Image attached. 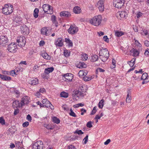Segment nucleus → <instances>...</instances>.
Masks as SVG:
<instances>
[{"instance_id": "f257e3e1", "label": "nucleus", "mask_w": 149, "mask_h": 149, "mask_svg": "<svg viewBox=\"0 0 149 149\" xmlns=\"http://www.w3.org/2000/svg\"><path fill=\"white\" fill-rule=\"evenodd\" d=\"M13 7L10 4L5 5L4 7L2 8V13L6 15H8L11 14L13 10Z\"/></svg>"}, {"instance_id": "f03ea898", "label": "nucleus", "mask_w": 149, "mask_h": 149, "mask_svg": "<svg viewBox=\"0 0 149 149\" xmlns=\"http://www.w3.org/2000/svg\"><path fill=\"white\" fill-rule=\"evenodd\" d=\"M102 17L100 15H97L93 17L89 20L91 24L95 26H98L101 23L102 21Z\"/></svg>"}, {"instance_id": "7ed1b4c3", "label": "nucleus", "mask_w": 149, "mask_h": 149, "mask_svg": "<svg viewBox=\"0 0 149 149\" xmlns=\"http://www.w3.org/2000/svg\"><path fill=\"white\" fill-rule=\"evenodd\" d=\"M17 42L19 46L24 47L26 43L25 37L23 36L18 37L17 38Z\"/></svg>"}, {"instance_id": "20e7f679", "label": "nucleus", "mask_w": 149, "mask_h": 149, "mask_svg": "<svg viewBox=\"0 0 149 149\" xmlns=\"http://www.w3.org/2000/svg\"><path fill=\"white\" fill-rule=\"evenodd\" d=\"M42 8L44 12L47 14H52L53 12L52 9L50 6L48 4H44L42 6Z\"/></svg>"}, {"instance_id": "39448f33", "label": "nucleus", "mask_w": 149, "mask_h": 149, "mask_svg": "<svg viewBox=\"0 0 149 149\" xmlns=\"http://www.w3.org/2000/svg\"><path fill=\"white\" fill-rule=\"evenodd\" d=\"M32 147L33 149H42L43 142L41 141H38L32 144Z\"/></svg>"}, {"instance_id": "423d86ee", "label": "nucleus", "mask_w": 149, "mask_h": 149, "mask_svg": "<svg viewBox=\"0 0 149 149\" xmlns=\"http://www.w3.org/2000/svg\"><path fill=\"white\" fill-rule=\"evenodd\" d=\"M30 97L28 96H23L21 100V107L25 104H27L30 102Z\"/></svg>"}, {"instance_id": "0eeeda50", "label": "nucleus", "mask_w": 149, "mask_h": 149, "mask_svg": "<svg viewBox=\"0 0 149 149\" xmlns=\"http://www.w3.org/2000/svg\"><path fill=\"white\" fill-rule=\"evenodd\" d=\"M17 48L15 43H11L8 46L7 49L10 52L15 53L16 51Z\"/></svg>"}, {"instance_id": "6e6552de", "label": "nucleus", "mask_w": 149, "mask_h": 149, "mask_svg": "<svg viewBox=\"0 0 149 149\" xmlns=\"http://www.w3.org/2000/svg\"><path fill=\"white\" fill-rule=\"evenodd\" d=\"M78 30V29L75 26L71 25L68 29V32L71 34H74L77 33Z\"/></svg>"}, {"instance_id": "1a4fd4ad", "label": "nucleus", "mask_w": 149, "mask_h": 149, "mask_svg": "<svg viewBox=\"0 0 149 149\" xmlns=\"http://www.w3.org/2000/svg\"><path fill=\"white\" fill-rule=\"evenodd\" d=\"M20 29L22 34L25 35L28 34L29 33V28L26 25H24L21 27Z\"/></svg>"}, {"instance_id": "9d476101", "label": "nucleus", "mask_w": 149, "mask_h": 149, "mask_svg": "<svg viewBox=\"0 0 149 149\" xmlns=\"http://www.w3.org/2000/svg\"><path fill=\"white\" fill-rule=\"evenodd\" d=\"M63 79L66 81H71L73 78V75L71 73H67L64 74Z\"/></svg>"}, {"instance_id": "9b49d317", "label": "nucleus", "mask_w": 149, "mask_h": 149, "mask_svg": "<svg viewBox=\"0 0 149 149\" xmlns=\"http://www.w3.org/2000/svg\"><path fill=\"white\" fill-rule=\"evenodd\" d=\"M104 0H100L99 1L97 4V6L100 11H104Z\"/></svg>"}, {"instance_id": "f8f14e48", "label": "nucleus", "mask_w": 149, "mask_h": 149, "mask_svg": "<svg viewBox=\"0 0 149 149\" xmlns=\"http://www.w3.org/2000/svg\"><path fill=\"white\" fill-rule=\"evenodd\" d=\"M8 41L7 37L4 36H0V45L3 46H4Z\"/></svg>"}, {"instance_id": "ddd939ff", "label": "nucleus", "mask_w": 149, "mask_h": 149, "mask_svg": "<svg viewBox=\"0 0 149 149\" xmlns=\"http://www.w3.org/2000/svg\"><path fill=\"white\" fill-rule=\"evenodd\" d=\"M99 54L105 55L106 56H109V52L107 49L102 48L99 52Z\"/></svg>"}, {"instance_id": "4468645a", "label": "nucleus", "mask_w": 149, "mask_h": 149, "mask_svg": "<svg viewBox=\"0 0 149 149\" xmlns=\"http://www.w3.org/2000/svg\"><path fill=\"white\" fill-rule=\"evenodd\" d=\"M55 44L57 47H62L63 45V42L62 38H58L56 40L55 42Z\"/></svg>"}, {"instance_id": "2eb2a0df", "label": "nucleus", "mask_w": 149, "mask_h": 149, "mask_svg": "<svg viewBox=\"0 0 149 149\" xmlns=\"http://www.w3.org/2000/svg\"><path fill=\"white\" fill-rule=\"evenodd\" d=\"M28 83L32 86H34L38 83V81L36 78H32L31 80H29Z\"/></svg>"}, {"instance_id": "dca6fc26", "label": "nucleus", "mask_w": 149, "mask_h": 149, "mask_svg": "<svg viewBox=\"0 0 149 149\" xmlns=\"http://www.w3.org/2000/svg\"><path fill=\"white\" fill-rule=\"evenodd\" d=\"M43 104V107L45 106L46 108H49V106L51 104V103L47 98L43 99L42 102Z\"/></svg>"}, {"instance_id": "f3484780", "label": "nucleus", "mask_w": 149, "mask_h": 149, "mask_svg": "<svg viewBox=\"0 0 149 149\" xmlns=\"http://www.w3.org/2000/svg\"><path fill=\"white\" fill-rule=\"evenodd\" d=\"M61 17H70L71 15L70 12L67 11H63L60 13Z\"/></svg>"}, {"instance_id": "a211bd4d", "label": "nucleus", "mask_w": 149, "mask_h": 149, "mask_svg": "<svg viewBox=\"0 0 149 149\" xmlns=\"http://www.w3.org/2000/svg\"><path fill=\"white\" fill-rule=\"evenodd\" d=\"M127 14L126 11H121L119 13V16H117L118 18L121 19L122 18H123L126 17Z\"/></svg>"}, {"instance_id": "6ab92c4d", "label": "nucleus", "mask_w": 149, "mask_h": 149, "mask_svg": "<svg viewBox=\"0 0 149 149\" xmlns=\"http://www.w3.org/2000/svg\"><path fill=\"white\" fill-rule=\"evenodd\" d=\"M130 52L134 56H136L139 55V51L136 49L133 48L130 50Z\"/></svg>"}, {"instance_id": "aec40b11", "label": "nucleus", "mask_w": 149, "mask_h": 149, "mask_svg": "<svg viewBox=\"0 0 149 149\" xmlns=\"http://www.w3.org/2000/svg\"><path fill=\"white\" fill-rule=\"evenodd\" d=\"M13 106L14 108H17L21 107V102L17 100H16L14 101L13 103Z\"/></svg>"}, {"instance_id": "412c9836", "label": "nucleus", "mask_w": 149, "mask_h": 149, "mask_svg": "<svg viewBox=\"0 0 149 149\" xmlns=\"http://www.w3.org/2000/svg\"><path fill=\"white\" fill-rule=\"evenodd\" d=\"M124 3L121 2H114L113 5H115L116 8H121L122 6H123Z\"/></svg>"}, {"instance_id": "4be33fe9", "label": "nucleus", "mask_w": 149, "mask_h": 149, "mask_svg": "<svg viewBox=\"0 0 149 149\" xmlns=\"http://www.w3.org/2000/svg\"><path fill=\"white\" fill-rule=\"evenodd\" d=\"M88 73V72L87 70H80L79 73L78 75L79 77H81L83 76H86Z\"/></svg>"}, {"instance_id": "5701e85b", "label": "nucleus", "mask_w": 149, "mask_h": 149, "mask_svg": "<svg viewBox=\"0 0 149 149\" xmlns=\"http://www.w3.org/2000/svg\"><path fill=\"white\" fill-rule=\"evenodd\" d=\"M56 17L53 15L51 17V20L53 24H54L55 26L57 27L58 26V22L56 20Z\"/></svg>"}, {"instance_id": "b1692460", "label": "nucleus", "mask_w": 149, "mask_h": 149, "mask_svg": "<svg viewBox=\"0 0 149 149\" xmlns=\"http://www.w3.org/2000/svg\"><path fill=\"white\" fill-rule=\"evenodd\" d=\"M65 42L68 44L69 47H72L73 46L72 41L69 38H65Z\"/></svg>"}, {"instance_id": "393cba45", "label": "nucleus", "mask_w": 149, "mask_h": 149, "mask_svg": "<svg viewBox=\"0 0 149 149\" xmlns=\"http://www.w3.org/2000/svg\"><path fill=\"white\" fill-rule=\"evenodd\" d=\"M54 70V68L53 67H51L50 68H45L44 71V72L45 73H46V74H48L49 73L53 72Z\"/></svg>"}, {"instance_id": "a878e982", "label": "nucleus", "mask_w": 149, "mask_h": 149, "mask_svg": "<svg viewBox=\"0 0 149 149\" xmlns=\"http://www.w3.org/2000/svg\"><path fill=\"white\" fill-rule=\"evenodd\" d=\"M81 9L78 6H77L74 7L73 9V11L76 14L79 13L81 12Z\"/></svg>"}, {"instance_id": "bb28decb", "label": "nucleus", "mask_w": 149, "mask_h": 149, "mask_svg": "<svg viewBox=\"0 0 149 149\" xmlns=\"http://www.w3.org/2000/svg\"><path fill=\"white\" fill-rule=\"evenodd\" d=\"M99 56L100 58L104 62L106 61L109 57V56H106L105 55H103L101 54H99Z\"/></svg>"}, {"instance_id": "cd10ccee", "label": "nucleus", "mask_w": 149, "mask_h": 149, "mask_svg": "<svg viewBox=\"0 0 149 149\" xmlns=\"http://www.w3.org/2000/svg\"><path fill=\"white\" fill-rule=\"evenodd\" d=\"M48 29L45 27L42 28L41 30V33L44 35H45L46 36L49 35L48 33H47Z\"/></svg>"}, {"instance_id": "c85d7f7f", "label": "nucleus", "mask_w": 149, "mask_h": 149, "mask_svg": "<svg viewBox=\"0 0 149 149\" xmlns=\"http://www.w3.org/2000/svg\"><path fill=\"white\" fill-rule=\"evenodd\" d=\"M124 34V32L122 31H117L115 32V35L118 37L121 36Z\"/></svg>"}, {"instance_id": "c756f323", "label": "nucleus", "mask_w": 149, "mask_h": 149, "mask_svg": "<svg viewBox=\"0 0 149 149\" xmlns=\"http://www.w3.org/2000/svg\"><path fill=\"white\" fill-rule=\"evenodd\" d=\"M41 56L47 60H49L50 58L49 56L46 53H42Z\"/></svg>"}, {"instance_id": "7c9ffc66", "label": "nucleus", "mask_w": 149, "mask_h": 149, "mask_svg": "<svg viewBox=\"0 0 149 149\" xmlns=\"http://www.w3.org/2000/svg\"><path fill=\"white\" fill-rule=\"evenodd\" d=\"M60 96L65 98H67L68 96V93L64 91L62 92L60 94Z\"/></svg>"}, {"instance_id": "2f4dec72", "label": "nucleus", "mask_w": 149, "mask_h": 149, "mask_svg": "<svg viewBox=\"0 0 149 149\" xmlns=\"http://www.w3.org/2000/svg\"><path fill=\"white\" fill-rule=\"evenodd\" d=\"M98 59V57L97 55L94 54L92 56L91 60L93 62H95L97 61Z\"/></svg>"}, {"instance_id": "473e14b6", "label": "nucleus", "mask_w": 149, "mask_h": 149, "mask_svg": "<svg viewBox=\"0 0 149 149\" xmlns=\"http://www.w3.org/2000/svg\"><path fill=\"white\" fill-rule=\"evenodd\" d=\"M78 67L80 68H85L86 67V65L84 62H80L78 65Z\"/></svg>"}, {"instance_id": "72a5a7b5", "label": "nucleus", "mask_w": 149, "mask_h": 149, "mask_svg": "<svg viewBox=\"0 0 149 149\" xmlns=\"http://www.w3.org/2000/svg\"><path fill=\"white\" fill-rule=\"evenodd\" d=\"M39 12V10L38 8H35L33 12V16L35 18H37L38 15V13Z\"/></svg>"}, {"instance_id": "f704fd0d", "label": "nucleus", "mask_w": 149, "mask_h": 149, "mask_svg": "<svg viewBox=\"0 0 149 149\" xmlns=\"http://www.w3.org/2000/svg\"><path fill=\"white\" fill-rule=\"evenodd\" d=\"M104 100L103 99H101L98 104V107L102 109L104 105Z\"/></svg>"}, {"instance_id": "c9c22d12", "label": "nucleus", "mask_w": 149, "mask_h": 149, "mask_svg": "<svg viewBox=\"0 0 149 149\" xmlns=\"http://www.w3.org/2000/svg\"><path fill=\"white\" fill-rule=\"evenodd\" d=\"M83 79L84 81H90L92 79V77L85 76L83 77Z\"/></svg>"}, {"instance_id": "e433bc0d", "label": "nucleus", "mask_w": 149, "mask_h": 149, "mask_svg": "<svg viewBox=\"0 0 149 149\" xmlns=\"http://www.w3.org/2000/svg\"><path fill=\"white\" fill-rule=\"evenodd\" d=\"M52 120L53 122L56 123V124H58L60 123V120L58 118L56 117H54L52 118Z\"/></svg>"}, {"instance_id": "4c0bfd02", "label": "nucleus", "mask_w": 149, "mask_h": 149, "mask_svg": "<svg viewBox=\"0 0 149 149\" xmlns=\"http://www.w3.org/2000/svg\"><path fill=\"white\" fill-rule=\"evenodd\" d=\"M64 54L65 57H68L70 55V52L68 50H64Z\"/></svg>"}, {"instance_id": "58836bf2", "label": "nucleus", "mask_w": 149, "mask_h": 149, "mask_svg": "<svg viewBox=\"0 0 149 149\" xmlns=\"http://www.w3.org/2000/svg\"><path fill=\"white\" fill-rule=\"evenodd\" d=\"M79 90L80 92L83 93L86 92V89L85 86H81L80 87V88L79 89Z\"/></svg>"}, {"instance_id": "ea45409f", "label": "nucleus", "mask_w": 149, "mask_h": 149, "mask_svg": "<svg viewBox=\"0 0 149 149\" xmlns=\"http://www.w3.org/2000/svg\"><path fill=\"white\" fill-rule=\"evenodd\" d=\"M135 59L134 60L132 59L129 62V64L130 67H132L135 64Z\"/></svg>"}, {"instance_id": "a19ab883", "label": "nucleus", "mask_w": 149, "mask_h": 149, "mask_svg": "<svg viewBox=\"0 0 149 149\" xmlns=\"http://www.w3.org/2000/svg\"><path fill=\"white\" fill-rule=\"evenodd\" d=\"M70 112L69 113L70 115V116L74 117H77V115H76L75 113L73 111L72 109H70Z\"/></svg>"}, {"instance_id": "79ce46f5", "label": "nucleus", "mask_w": 149, "mask_h": 149, "mask_svg": "<svg viewBox=\"0 0 149 149\" xmlns=\"http://www.w3.org/2000/svg\"><path fill=\"white\" fill-rule=\"evenodd\" d=\"M148 77V74L146 73H144L141 76V79L144 80L146 79Z\"/></svg>"}, {"instance_id": "37998d69", "label": "nucleus", "mask_w": 149, "mask_h": 149, "mask_svg": "<svg viewBox=\"0 0 149 149\" xmlns=\"http://www.w3.org/2000/svg\"><path fill=\"white\" fill-rule=\"evenodd\" d=\"M74 133L78 134L79 135H81L84 134V132L81 130H76L74 132Z\"/></svg>"}, {"instance_id": "c03bdc74", "label": "nucleus", "mask_w": 149, "mask_h": 149, "mask_svg": "<svg viewBox=\"0 0 149 149\" xmlns=\"http://www.w3.org/2000/svg\"><path fill=\"white\" fill-rule=\"evenodd\" d=\"M88 135H87L83 139L82 141V143L83 144H85L87 143L88 141Z\"/></svg>"}, {"instance_id": "a18cd8bd", "label": "nucleus", "mask_w": 149, "mask_h": 149, "mask_svg": "<svg viewBox=\"0 0 149 149\" xmlns=\"http://www.w3.org/2000/svg\"><path fill=\"white\" fill-rule=\"evenodd\" d=\"M5 77H4V78L3 80V81H10L11 79V77H10L6 75H5Z\"/></svg>"}, {"instance_id": "49530a36", "label": "nucleus", "mask_w": 149, "mask_h": 149, "mask_svg": "<svg viewBox=\"0 0 149 149\" xmlns=\"http://www.w3.org/2000/svg\"><path fill=\"white\" fill-rule=\"evenodd\" d=\"M141 34L143 35H145L146 36L148 34V32L147 30L145 29L142 30L141 31Z\"/></svg>"}, {"instance_id": "de8ad7c7", "label": "nucleus", "mask_w": 149, "mask_h": 149, "mask_svg": "<svg viewBox=\"0 0 149 149\" xmlns=\"http://www.w3.org/2000/svg\"><path fill=\"white\" fill-rule=\"evenodd\" d=\"M16 144L17 147L19 148L20 147L22 146V142H19L18 141H16Z\"/></svg>"}, {"instance_id": "09e8293b", "label": "nucleus", "mask_w": 149, "mask_h": 149, "mask_svg": "<svg viewBox=\"0 0 149 149\" xmlns=\"http://www.w3.org/2000/svg\"><path fill=\"white\" fill-rule=\"evenodd\" d=\"M82 58L83 61L87 60L88 58V56L87 55L85 54H84L82 55Z\"/></svg>"}, {"instance_id": "8fccbe9b", "label": "nucleus", "mask_w": 149, "mask_h": 149, "mask_svg": "<svg viewBox=\"0 0 149 149\" xmlns=\"http://www.w3.org/2000/svg\"><path fill=\"white\" fill-rule=\"evenodd\" d=\"M105 71V70L100 68H98L96 70V73L98 72H103Z\"/></svg>"}, {"instance_id": "3c124183", "label": "nucleus", "mask_w": 149, "mask_h": 149, "mask_svg": "<svg viewBox=\"0 0 149 149\" xmlns=\"http://www.w3.org/2000/svg\"><path fill=\"white\" fill-rule=\"evenodd\" d=\"M5 120L3 117H0V123L3 125L5 124Z\"/></svg>"}, {"instance_id": "603ef678", "label": "nucleus", "mask_w": 149, "mask_h": 149, "mask_svg": "<svg viewBox=\"0 0 149 149\" xmlns=\"http://www.w3.org/2000/svg\"><path fill=\"white\" fill-rule=\"evenodd\" d=\"M62 108L64 110L66 111H68L69 110V108L65 104L63 105L62 106Z\"/></svg>"}, {"instance_id": "864d4df0", "label": "nucleus", "mask_w": 149, "mask_h": 149, "mask_svg": "<svg viewBox=\"0 0 149 149\" xmlns=\"http://www.w3.org/2000/svg\"><path fill=\"white\" fill-rule=\"evenodd\" d=\"M44 127L48 130H52L53 127L49 125L45 124Z\"/></svg>"}, {"instance_id": "5fc2aeb1", "label": "nucleus", "mask_w": 149, "mask_h": 149, "mask_svg": "<svg viewBox=\"0 0 149 149\" xmlns=\"http://www.w3.org/2000/svg\"><path fill=\"white\" fill-rule=\"evenodd\" d=\"M84 106V104L81 103H80L76 104L74 106V107L75 108H78L79 107H83Z\"/></svg>"}, {"instance_id": "6e6d98bb", "label": "nucleus", "mask_w": 149, "mask_h": 149, "mask_svg": "<svg viewBox=\"0 0 149 149\" xmlns=\"http://www.w3.org/2000/svg\"><path fill=\"white\" fill-rule=\"evenodd\" d=\"M21 20V19L16 17L15 19V20L13 21V23H15L16 22V23H20V22Z\"/></svg>"}, {"instance_id": "4d7b16f0", "label": "nucleus", "mask_w": 149, "mask_h": 149, "mask_svg": "<svg viewBox=\"0 0 149 149\" xmlns=\"http://www.w3.org/2000/svg\"><path fill=\"white\" fill-rule=\"evenodd\" d=\"M96 108V107H95L93 108V110L91 113V115H93L96 113L97 111Z\"/></svg>"}, {"instance_id": "13d9d810", "label": "nucleus", "mask_w": 149, "mask_h": 149, "mask_svg": "<svg viewBox=\"0 0 149 149\" xmlns=\"http://www.w3.org/2000/svg\"><path fill=\"white\" fill-rule=\"evenodd\" d=\"M143 14L141 13V12H137L136 14V17L137 18H139L141 17Z\"/></svg>"}, {"instance_id": "bf43d9fd", "label": "nucleus", "mask_w": 149, "mask_h": 149, "mask_svg": "<svg viewBox=\"0 0 149 149\" xmlns=\"http://www.w3.org/2000/svg\"><path fill=\"white\" fill-rule=\"evenodd\" d=\"M149 49L148 48H147L146 50L145 51L144 54L145 56H149Z\"/></svg>"}, {"instance_id": "052dcab7", "label": "nucleus", "mask_w": 149, "mask_h": 149, "mask_svg": "<svg viewBox=\"0 0 149 149\" xmlns=\"http://www.w3.org/2000/svg\"><path fill=\"white\" fill-rule=\"evenodd\" d=\"M15 74V70H12L10 72L9 75H11L13 76H14Z\"/></svg>"}, {"instance_id": "680f3d73", "label": "nucleus", "mask_w": 149, "mask_h": 149, "mask_svg": "<svg viewBox=\"0 0 149 149\" xmlns=\"http://www.w3.org/2000/svg\"><path fill=\"white\" fill-rule=\"evenodd\" d=\"M46 74V73H45L44 72V73H42L41 74V76L43 79H48V77Z\"/></svg>"}, {"instance_id": "e2e57ef3", "label": "nucleus", "mask_w": 149, "mask_h": 149, "mask_svg": "<svg viewBox=\"0 0 149 149\" xmlns=\"http://www.w3.org/2000/svg\"><path fill=\"white\" fill-rule=\"evenodd\" d=\"M86 126L87 127L89 128H91L93 126L91 124V122L90 121L87 123Z\"/></svg>"}, {"instance_id": "0e129e2a", "label": "nucleus", "mask_w": 149, "mask_h": 149, "mask_svg": "<svg viewBox=\"0 0 149 149\" xmlns=\"http://www.w3.org/2000/svg\"><path fill=\"white\" fill-rule=\"evenodd\" d=\"M134 40H135V43L136 45L139 47H141V44H140L138 40L135 39H134Z\"/></svg>"}, {"instance_id": "69168bd1", "label": "nucleus", "mask_w": 149, "mask_h": 149, "mask_svg": "<svg viewBox=\"0 0 149 149\" xmlns=\"http://www.w3.org/2000/svg\"><path fill=\"white\" fill-rule=\"evenodd\" d=\"M68 149H76V148L74 146L70 145L68 146Z\"/></svg>"}, {"instance_id": "338daca9", "label": "nucleus", "mask_w": 149, "mask_h": 149, "mask_svg": "<svg viewBox=\"0 0 149 149\" xmlns=\"http://www.w3.org/2000/svg\"><path fill=\"white\" fill-rule=\"evenodd\" d=\"M29 125V123L28 122L26 121L22 124V126L24 127H27Z\"/></svg>"}, {"instance_id": "774afa93", "label": "nucleus", "mask_w": 149, "mask_h": 149, "mask_svg": "<svg viewBox=\"0 0 149 149\" xmlns=\"http://www.w3.org/2000/svg\"><path fill=\"white\" fill-rule=\"evenodd\" d=\"M144 45L147 47L149 46V41L146 40L144 42Z\"/></svg>"}]
</instances>
